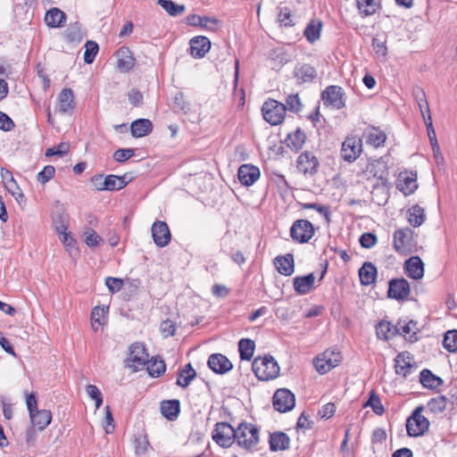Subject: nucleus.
<instances>
[{
  "label": "nucleus",
  "instance_id": "1",
  "mask_svg": "<svg viewBox=\"0 0 457 457\" xmlns=\"http://www.w3.org/2000/svg\"><path fill=\"white\" fill-rule=\"evenodd\" d=\"M252 370L259 380L269 381L279 375L280 368L273 356L265 355L253 360Z\"/></svg>",
  "mask_w": 457,
  "mask_h": 457
},
{
  "label": "nucleus",
  "instance_id": "2",
  "mask_svg": "<svg viewBox=\"0 0 457 457\" xmlns=\"http://www.w3.org/2000/svg\"><path fill=\"white\" fill-rule=\"evenodd\" d=\"M425 410L423 405L417 406L406 420L407 435L411 437L424 436L429 429L430 422L422 414Z\"/></svg>",
  "mask_w": 457,
  "mask_h": 457
},
{
  "label": "nucleus",
  "instance_id": "3",
  "mask_svg": "<svg viewBox=\"0 0 457 457\" xmlns=\"http://www.w3.org/2000/svg\"><path fill=\"white\" fill-rule=\"evenodd\" d=\"M236 441L237 445L247 450H253L259 443V430L250 423H241L236 428Z\"/></svg>",
  "mask_w": 457,
  "mask_h": 457
},
{
  "label": "nucleus",
  "instance_id": "4",
  "mask_svg": "<svg viewBox=\"0 0 457 457\" xmlns=\"http://www.w3.org/2000/svg\"><path fill=\"white\" fill-rule=\"evenodd\" d=\"M413 236L414 231L408 227L396 229L394 233L395 250L402 254L412 253L416 245Z\"/></svg>",
  "mask_w": 457,
  "mask_h": 457
},
{
  "label": "nucleus",
  "instance_id": "5",
  "mask_svg": "<svg viewBox=\"0 0 457 457\" xmlns=\"http://www.w3.org/2000/svg\"><path fill=\"white\" fill-rule=\"evenodd\" d=\"M149 360L145 345L141 343H134L129 347V353L125 361L127 367L131 368L133 371H137L145 368Z\"/></svg>",
  "mask_w": 457,
  "mask_h": 457
},
{
  "label": "nucleus",
  "instance_id": "6",
  "mask_svg": "<svg viewBox=\"0 0 457 457\" xmlns=\"http://www.w3.org/2000/svg\"><path fill=\"white\" fill-rule=\"evenodd\" d=\"M286 111L285 104L274 99L266 101L262 108L264 120L273 126L278 125L284 120Z\"/></svg>",
  "mask_w": 457,
  "mask_h": 457
},
{
  "label": "nucleus",
  "instance_id": "7",
  "mask_svg": "<svg viewBox=\"0 0 457 457\" xmlns=\"http://www.w3.org/2000/svg\"><path fill=\"white\" fill-rule=\"evenodd\" d=\"M236 428L227 422H218L212 431V439L221 447H229L236 440Z\"/></svg>",
  "mask_w": 457,
  "mask_h": 457
},
{
  "label": "nucleus",
  "instance_id": "8",
  "mask_svg": "<svg viewBox=\"0 0 457 457\" xmlns=\"http://www.w3.org/2000/svg\"><path fill=\"white\" fill-rule=\"evenodd\" d=\"M313 234V225L306 220H295L290 228L291 237L298 243L308 242L312 237Z\"/></svg>",
  "mask_w": 457,
  "mask_h": 457
},
{
  "label": "nucleus",
  "instance_id": "9",
  "mask_svg": "<svg viewBox=\"0 0 457 457\" xmlns=\"http://www.w3.org/2000/svg\"><path fill=\"white\" fill-rule=\"evenodd\" d=\"M273 407L279 412L291 411L295 404V395L287 388L278 389L273 395Z\"/></svg>",
  "mask_w": 457,
  "mask_h": 457
},
{
  "label": "nucleus",
  "instance_id": "10",
  "mask_svg": "<svg viewBox=\"0 0 457 457\" xmlns=\"http://www.w3.org/2000/svg\"><path fill=\"white\" fill-rule=\"evenodd\" d=\"M321 100L326 107L339 110L343 107V93L338 86H328L321 93Z\"/></svg>",
  "mask_w": 457,
  "mask_h": 457
},
{
  "label": "nucleus",
  "instance_id": "11",
  "mask_svg": "<svg viewBox=\"0 0 457 457\" xmlns=\"http://www.w3.org/2000/svg\"><path fill=\"white\" fill-rule=\"evenodd\" d=\"M411 293L409 282L402 278H393L389 281L387 296L398 301H403L408 298Z\"/></svg>",
  "mask_w": 457,
  "mask_h": 457
},
{
  "label": "nucleus",
  "instance_id": "12",
  "mask_svg": "<svg viewBox=\"0 0 457 457\" xmlns=\"http://www.w3.org/2000/svg\"><path fill=\"white\" fill-rule=\"evenodd\" d=\"M151 232L153 240L158 247H164L170 242L171 235L166 222L161 220L154 222Z\"/></svg>",
  "mask_w": 457,
  "mask_h": 457
},
{
  "label": "nucleus",
  "instance_id": "13",
  "mask_svg": "<svg viewBox=\"0 0 457 457\" xmlns=\"http://www.w3.org/2000/svg\"><path fill=\"white\" fill-rule=\"evenodd\" d=\"M318 166V159L312 153H303L297 159L296 168L305 176H312L315 174L317 172Z\"/></svg>",
  "mask_w": 457,
  "mask_h": 457
},
{
  "label": "nucleus",
  "instance_id": "14",
  "mask_svg": "<svg viewBox=\"0 0 457 457\" xmlns=\"http://www.w3.org/2000/svg\"><path fill=\"white\" fill-rule=\"evenodd\" d=\"M261 172L257 166L242 164L237 170V178L243 186L250 187L260 178Z\"/></svg>",
  "mask_w": 457,
  "mask_h": 457
},
{
  "label": "nucleus",
  "instance_id": "15",
  "mask_svg": "<svg viewBox=\"0 0 457 457\" xmlns=\"http://www.w3.org/2000/svg\"><path fill=\"white\" fill-rule=\"evenodd\" d=\"M362 152V142L359 137L345 138V161L353 162Z\"/></svg>",
  "mask_w": 457,
  "mask_h": 457
},
{
  "label": "nucleus",
  "instance_id": "16",
  "mask_svg": "<svg viewBox=\"0 0 457 457\" xmlns=\"http://www.w3.org/2000/svg\"><path fill=\"white\" fill-rule=\"evenodd\" d=\"M208 366L218 374L227 373L233 367L231 361L221 353L212 354L208 359Z\"/></svg>",
  "mask_w": 457,
  "mask_h": 457
},
{
  "label": "nucleus",
  "instance_id": "17",
  "mask_svg": "<svg viewBox=\"0 0 457 457\" xmlns=\"http://www.w3.org/2000/svg\"><path fill=\"white\" fill-rule=\"evenodd\" d=\"M406 275L413 279H420L424 276V263L419 256H411L404 262Z\"/></svg>",
  "mask_w": 457,
  "mask_h": 457
},
{
  "label": "nucleus",
  "instance_id": "18",
  "mask_svg": "<svg viewBox=\"0 0 457 457\" xmlns=\"http://www.w3.org/2000/svg\"><path fill=\"white\" fill-rule=\"evenodd\" d=\"M417 174L401 173L396 184V188L401 191L404 195H410L417 189Z\"/></svg>",
  "mask_w": 457,
  "mask_h": 457
},
{
  "label": "nucleus",
  "instance_id": "19",
  "mask_svg": "<svg viewBox=\"0 0 457 457\" xmlns=\"http://www.w3.org/2000/svg\"><path fill=\"white\" fill-rule=\"evenodd\" d=\"M211 48V41L204 36H197L190 40V54L194 58H203Z\"/></svg>",
  "mask_w": 457,
  "mask_h": 457
},
{
  "label": "nucleus",
  "instance_id": "20",
  "mask_svg": "<svg viewBox=\"0 0 457 457\" xmlns=\"http://www.w3.org/2000/svg\"><path fill=\"white\" fill-rule=\"evenodd\" d=\"M75 108L74 95L71 88H63L58 96L57 110L62 114L71 113Z\"/></svg>",
  "mask_w": 457,
  "mask_h": 457
},
{
  "label": "nucleus",
  "instance_id": "21",
  "mask_svg": "<svg viewBox=\"0 0 457 457\" xmlns=\"http://www.w3.org/2000/svg\"><path fill=\"white\" fill-rule=\"evenodd\" d=\"M294 77L299 84L312 82L317 77V71L309 64H298L294 69Z\"/></svg>",
  "mask_w": 457,
  "mask_h": 457
},
{
  "label": "nucleus",
  "instance_id": "22",
  "mask_svg": "<svg viewBox=\"0 0 457 457\" xmlns=\"http://www.w3.org/2000/svg\"><path fill=\"white\" fill-rule=\"evenodd\" d=\"M368 170L373 177L378 178L383 186L387 184L388 168L383 158L373 161L369 165Z\"/></svg>",
  "mask_w": 457,
  "mask_h": 457
},
{
  "label": "nucleus",
  "instance_id": "23",
  "mask_svg": "<svg viewBox=\"0 0 457 457\" xmlns=\"http://www.w3.org/2000/svg\"><path fill=\"white\" fill-rule=\"evenodd\" d=\"M117 68L122 72H128L135 65V59L128 47H120L117 53Z\"/></svg>",
  "mask_w": 457,
  "mask_h": 457
},
{
  "label": "nucleus",
  "instance_id": "24",
  "mask_svg": "<svg viewBox=\"0 0 457 457\" xmlns=\"http://www.w3.org/2000/svg\"><path fill=\"white\" fill-rule=\"evenodd\" d=\"M30 421L33 427L37 430H44L52 420V413L48 410H37L32 414H29Z\"/></svg>",
  "mask_w": 457,
  "mask_h": 457
},
{
  "label": "nucleus",
  "instance_id": "25",
  "mask_svg": "<svg viewBox=\"0 0 457 457\" xmlns=\"http://www.w3.org/2000/svg\"><path fill=\"white\" fill-rule=\"evenodd\" d=\"M401 322L393 325L389 321L382 320L376 326V333L378 338L389 340L397 335Z\"/></svg>",
  "mask_w": 457,
  "mask_h": 457
},
{
  "label": "nucleus",
  "instance_id": "26",
  "mask_svg": "<svg viewBox=\"0 0 457 457\" xmlns=\"http://www.w3.org/2000/svg\"><path fill=\"white\" fill-rule=\"evenodd\" d=\"M269 444L272 452L285 451L289 448L290 438L284 432H274L270 435Z\"/></svg>",
  "mask_w": 457,
  "mask_h": 457
},
{
  "label": "nucleus",
  "instance_id": "27",
  "mask_svg": "<svg viewBox=\"0 0 457 457\" xmlns=\"http://www.w3.org/2000/svg\"><path fill=\"white\" fill-rule=\"evenodd\" d=\"M360 282L363 286H370L375 283L377 278V268L370 262H365L359 270Z\"/></svg>",
  "mask_w": 457,
  "mask_h": 457
},
{
  "label": "nucleus",
  "instance_id": "28",
  "mask_svg": "<svg viewBox=\"0 0 457 457\" xmlns=\"http://www.w3.org/2000/svg\"><path fill=\"white\" fill-rule=\"evenodd\" d=\"M315 277L313 273L298 276L294 278V289L300 295H305L313 287Z\"/></svg>",
  "mask_w": 457,
  "mask_h": 457
},
{
  "label": "nucleus",
  "instance_id": "29",
  "mask_svg": "<svg viewBox=\"0 0 457 457\" xmlns=\"http://www.w3.org/2000/svg\"><path fill=\"white\" fill-rule=\"evenodd\" d=\"M411 357L407 353H400L395 359V373L398 375H402L404 378L407 377L412 369V364L411 363Z\"/></svg>",
  "mask_w": 457,
  "mask_h": 457
},
{
  "label": "nucleus",
  "instance_id": "30",
  "mask_svg": "<svg viewBox=\"0 0 457 457\" xmlns=\"http://www.w3.org/2000/svg\"><path fill=\"white\" fill-rule=\"evenodd\" d=\"M130 130L134 137H142L152 132L153 124L148 119H138L131 123Z\"/></svg>",
  "mask_w": 457,
  "mask_h": 457
},
{
  "label": "nucleus",
  "instance_id": "31",
  "mask_svg": "<svg viewBox=\"0 0 457 457\" xmlns=\"http://www.w3.org/2000/svg\"><path fill=\"white\" fill-rule=\"evenodd\" d=\"M45 21L48 27L59 28L66 21V14L60 9L54 7L46 12Z\"/></svg>",
  "mask_w": 457,
  "mask_h": 457
},
{
  "label": "nucleus",
  "instance_id": "32",
  "mask_svg": "<svg viewBox=\"0 0 457 457\" xmlns=\"http://www.w3.org/2000/svg\"><path fill=\"white\" fill-rule=\"evenodd\" d=\"M274 264L281 275L290 276L294 272V257L290 253L276 257Z\"/></svg>",
  "mask_w": 457,
  "mask_h": 457
},
{
  "label": "nucleus",
  "instance_id": "33",
  "mask_svg": "<svg viewBox=\"0 0 457 457\" xmlns=\"http://www.w3.org/2000/svg\"><path fill=\"white\" fill-rule=\"evenodd\" d=\"M180 411V403L179 400H166L161 403V412L169 420L177 419Z\"/></svg>",
  "mask_w": 457,
  "mask_h": 457
},
{
  "label": "nucleus",
  "instance_id": "34",
  "mask_svg": "<svg viewBox=\"0 0 457 457\" xmlns=\"http://www.w3.org/2000/svg\"><path fill=\"white\" fill-rule=\"evenodd\" d=\"M420 381L424 387L428 389H436L444 383L441 378L436 376L428 369L421 370Z\"/></svg>",
  "mask_w": 457,
  "mask_h": 457
},
{
  "label": "nucleus",
  "instance_id": "35",
  "mask_svg": "<svg viewBox=\"0 0 457 457\" xmlns=\"http://www.w3.org/2000/svg\"><path fill=\"white\" fill-rule=\"evenodd\" d=\"M408 222L414 228L421 226L426 220V213L424 208L419 204H414L407 211Z\"/></svg>",
  "mask_w": 457,
  "mask_h": 457
},
{
  "label": "nucleus",
  "instance_id": "36",
  "mask_svg": "<svg viewBox=\"0 0 457 457\" xmlns=\"http://www.w3.org/2000/svg\"><path fill=\"white\" fill-rule=\"evenodd\" d=\"M128 184L126 176L108 175L104 179L103 187L107 191L120 190Z\"/></svg>",
  "mask_w": 457,
  "mask_h": 457
},
{
  "label": "nucleus",
  "instance_id": "37",
  "mask_svg": "<svg viewBox=\"0 0 457 457\" xmlns=\"http://www.w3.org/2000/svg\"><path fill=\"white\" fill-rule=\"evenodd\" d=\"M306 139V136L301 129H296L294 132L289 133L285 140L287 145L291 149L299 150L303 147Z\"/></svg>",
  "mask_w": 457,
  "mask_h": 457
},
{
  "label": "nucleus",
  "instance_id": "38",
  "mask_svg": "<svg viewBox=\"0 0 457 457\" xmlns=\"http://www.w3.org/2000/svg\"><path fill=\"white\" fill-rule=\"evenodd\" d=\"M196 372L193 369L191 363H187L179 371L176 384L183 388L189 386L190 382L195 378Z\"/></svg>",
  "mask_w": 457,
  "mask_h": 457
},
{
  "label": "nucleus",
  "instance_id": "39",
  "mask_svg": "<svg viewBox=\"0 0 457 457\" xmlns=\"http://www.w3.org/2000/svg\"><path fill=\"white\" fill-rule=\"evenodd\" d=\"M148 374L153 378H158L165 372L166 365L163 360L152 357L146 364Z\"/></svg>",
  "mask_w": 457,
  "mask_h": 457
},
{
  "label": "nucleus",
  "instance_id": "40",
  "mask_svg": "<svg viewBox=\"0 0 457 457\" xmlns=\"http://www.w3.org/2000/svg\"><path fill=\"white\" fill-rule=\"evenodd\" d=\"M331 353L324 352L321 356H317L314 361L316 370L320 374H325L332 369L331 366Z\"/></svg>",
  "mask_w": 457,
  "mask_h": 457
},
{
  "label": "nucleus",
  "instance_id": "41",
  "mask_svg": "<svg viewBox=\"0 0 457 457\" xmlns=\"http://www.w3.org/2000/svg\"><path fill=\"white\" fill-rule=\"evenodd\" d=\"M321 28L322 23L320 21H311V22L307 25V27L304 29V36L306 37L307 40L311 43H313L316 40H318L320 36Z\"/></svg>",
  "mask_w": 457,
  "mask_h": 457
},
{
  "label": "nucleus",
  "instance_id": "42",
  "mask_svg": "<svg viewBox=\"0 0 457 457\" xmlns=\"http://www.w3.org/2000/svg\"><path fill=\"white\" fill-rule=\"evenodd\" d=\"M255 344L249 338H243L238 343V350L242 360L249 361L253 355Z\"/></svg>",
  "mask_w": 457,
  "mask_h": 457
},
{
  "label": "nucleus",
  "instance_id": "43",
  "mask_svg": "<svg viewBox=\"0 0 457 457\" xmlns=\"http://www.w3.org/2000/svg\"><path fill=\"white\" fill-rule=\"evenodd\" d=\"M357 7L360 12L364 16L374 14L380 4L376 0H356Z\"/></svg>",
  "mask_w": 457,
  "mask_h": 457
},
{
  "label": "nucleus",
  "instance_id": "44",
  "mask_svg": "<svg viewBox=\"0 0 457 457\" xmlns=\"http://www.w3.org/2000/svg\"><path fill=\"white\" fill-rule=\"evenodd\" d=\"M398 322H401V325L400 329H398L397 335L405 337L406 335L412 333L411 335H410L409 340L411 342H416L418 340V337H416L417 333L414 330H418L417 321L411 320L408 322L402 320H399Z\"/></svg>",
  "mask_w": 457,
  "mask_h": 457
},
{
  "label": "nucleus",
  "instance_id": "45",
  "mask_svg": "<svg viewBox=\"0 0 457 457\" xmlns=\"http://www.w3.org/2000/svg\"><path fill=\"white\" fill-rule=\"evenodd\" d=\"M157 4L162 6L170 16H179L182 14L186 7L183 4H178L171 0H158Z\"/></svg>",
  "mask_w": 457,
  "mask_h": 457
},
{
  "label": "nucleus",
  "instance_id": "46",
  "mask_svg": "<svg viewBox=\"0 0 457 457\" xmlns=\"http://www.w3.org/2000/svg\"><path fill=\"white\" fill-rule=\"evenodd\" d=\"M65 37L69 42H80L83 38L80 23H71L65 31Z\"/></svg>",
  "mask_w": 457,
  "mask_h": 457
},
{
  "label": "nucleus",
  "instance_id": "47",
  "mask_svg": "<svg viewBox=\"0 0 457 457\" xmlns=\"http://www.w3.org/2000/svg\"><path fill=\"white\" fill-rule=\"evenodd\" d=\"M446 404V397L444 395H440L430 399L427 403V407L430 412L434 414H438L442 413L445 410Z\"/></svg>",
  "mask_w": 457,
  "mask_h": 457
},
{
  "label": "nucleus",
  "instance_id": "48",
  "mask_svg": "<svg viewBox=\"0 0 457 457\" xmlns=\"http://www.w3.org/2000/svg\"><path fill=\"white\" fill-rule=\"evenodd\" d=\"M85 244L89 247L99 246L104 239L91 228H87L83 232Z\"/></svg>",
  "mask_w": 457,
  "mask_h": 457
},
{
  "label": "nucleus",
  "instance_id": "49",
  "mask_svg": "<svg viewBox=\"0 0 457 457\" xmlns=\"http://www.w3.org/2000/svg\"><path fill=\"white\" fill-rule=\"evenodd\" d=\"M443 345L450 353L457 352V329L449 330L445 334Z\"/></svg>",
  "mask_w": 457,
  "mask_h": 457
},
{
  "label": "nucleus",
  "instance_id": "50",
  "mask_svg": "<svg viewBox=\"0 0 457 457\" xmlns=\"http://www.w3.org/2000/svg\"><path fill=\"white\" fill-rule=\"evenodd\" d=\"M99 51L98 44L95 41L88 40L85 44V52H84V62L87 64H91L97 53Z\"/></svg>",
  "mask_w": 457,
  "mask_h": 457
},
{
  "label": "nucleus",
  "instance_id": "51",
  "mask_svg": "<svg viewBox=\"0 0 457 457\" xmlns=\"http://www.w3.org/2000/svg\"><path fill=\"white\" fill-rule=\"evenodd\" d=\"M386 139V136L382 130L373 129V130L369 134L367 143L375 147H379L385 143Z\"/></svg>",
  "mask_w": 457,
  "mask_h": 457
},
{
  "label": "nucleus",
  "instance_id": "52",
  "mask_svg": "<svg viewBox=\"0 0 457 457\" xmlns=\"http://www.w3.org/2000/svg\"><path fill=\"white\" fill-rule=\"evenodd\" d=\"M285 106H286L287 110L291 112H294V113L299 112L303 108V104L299 98L298 94L288 95L286 98Z\"/></svg>",
  "mask_w": 457,
  "mask_h": 457
},
{
  "label": "nucleus",
  "instance_id": "53",
  "mask_svg": "<svg viewBox=\"0 0 457 457\" xmlns=\"http://www.w3.org/2000/svg\"><path fill=\"white\" fill-rule=\"evenodd\" d=\"M386 39L385 37H376L372 39V47L378 56L385 57L387 54Z\"/></svg>",
  "mask_w": 457,
  "mask_h": 457
},
{
  "label": "nucleus",
  "instance_id": "54",
  "mask_svg": "<svg viewBox=\"0 0 457 457\" xmlns=\"http://www.w3.org/2000/svg\"><path fill=\"white\" fill-rule=\"evenodd\" d=\"M134 444H135V453L137 455L145 454L150 446L147 436L145 435H138L135 438Z\"/></svg>",
  "mask_w": 457,
  "mask_h": 457
},
{
  "label": "nucleus",
  "instance_id": "55",
  "mask_svg": "<svg viewBox=\"0 0 457 457\" xmlns=\"http://www.w3.org/2000/svg\"><path fill=\"white\" fill-rule=\"evenodd\" d=\"M220 24V21L217 18L203 16V21H201L199 27L213 32L218 29Z\"/></svg>",
  "mask_w": 457,
  "mask_h": 457
},
{
  "label": "nucleus",
  "instance_id": "56",
  "mask_svg": "<svg viewBox=\"0 0 457 457\" xmlns=\"http://www.w3.org/2000/svg\"><path fill=\"white\" fill-rule=\"evenodd\" d=\"M135 154V150L132 148H120L114 152L113 159L118 162H124L131 158Z\"/></svg>",
  "mask_w": 457,
  "mask_h": 457
},
{
  "label": "nucleus",
  "instance_id": "57",
  "mask_svg": "<svg viewBox=\"0 0 457 457\" xmlns=\"http://www.w3.org/2000/svg\"><path fill=\"white\" fill-rule=\"evenodd\" d=\"M366 405H370L372 411L378 415H382L385 412V409L381 404L379 397L374 393L370 395Z\"/></svg>",
  "mask_w": 457,
  "mask_h": 457
},
{
  "label": "nucleus",
  "instance_id": "58",
  "mask_svg": "<svg viewBox=\"0 0 457 457\" xmlns=\"http://www.w3.org/2000/svg\"><path fill=\"white\" fill-rule=\"evenodd\" d=\"M55 173V169L52 165L45 166L44 169L37 174V181L41 184L48 182Z\"/></svg>",
  "mask_w": 457,
  "mask_h": 457
},
{
  "label": "nucleus",
  "instance_id": "59",
  "mask_svg": "<svg viewBox=\"0 0 457 457\" xmlns=\"http://www.w3.org/2000/svg\"><path fill=\"white\" fill-rule=\"evenodd\" d=\"M360 244L364 248H371L377 243V237L373 233H364L360 237Z\"/></svg>",
  "mask_w": 457,
  "mask_h": 457
},
{
  "label": "nucleus",
  "instance_id": "60",
  "mask_svg": "<svg viewBox=\"0 0 457 457\" xmlns=\"http://www.w3.org/2000/svg\"><path fill=\"white\" fill-rule=\"evenodd\" d=\"M61 241L67 250L70 251L71 255L73 254V252H75L76 254L78 253V249L75 247L76 241L73 239L71 233H64L61 237Z\"/></svg>",
  "mask_w": 457,
  "mask_h": 457
},
{
  "label": "nucleus",
  "instance_id": "61",
  "mask_svg": "<svg viewBox=\"0 0 457 457\" xmlns=\"http://www.w3.org/2000/svg\"><path fill=\"white\" fill-rule=\"evenodd\" d=\"M105 285L112 293H115L121 289L123 280L117 278L108 277L105 279Z\"/></svg>",
  "mask_w": 457,
  "mask_h": 457
},
{
  "label": "nucleus",
  "instance_id": "62",
  "mask_svg": "<svg viewBox=\"0 0 457 457\" xmlns=\"http://www.w3.org/2000/svg\"><path fill=\"white\" fill-rule=\"evenodd\" d=\"M161 332L165 337H171L175 334L176 326L175 323L170 320H166L161 323Z\"/></svg>",
  "mask_w": 457,
  "mask_h": 457
},
{
  "label": "nucleus",
  "instance_id": "63",
  "mask_svg": "<svg viewBox=\"0 0 457 457\" xmlns=\"http://www.w3.org/2000/svg\"><path fill=\"white\" fill-rule=\"evenodd\" d=\"M14 122L4 112H0V129L4 131H11L14 128Z\"/></svg>",
  "mask_w": 457,
  "mask_h": 457
},
{
  "label": "nucleus",
  "instance_id": "64",
  "mask_svg": "<svg viewBox=\"0 0 457 457\" xmlns=\"http://www.w3.org/2000/svg\"><path fill=\"white\" fill-rule=\"evenodd\" d=\"M174 105L177 109L187 113L189 111V104L185 100L182 93H178L174 97Z\"/></svg>",
  "mask_w": 457,
  "mask_h": 457
}]
</instances>
